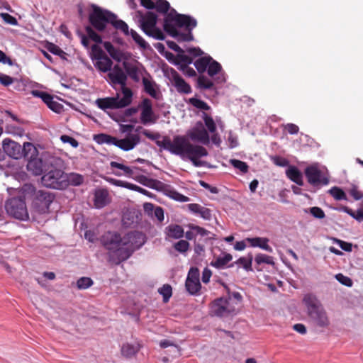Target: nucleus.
<instances>
[{
    "mask_svg": "<svg viewBox=\"0 0 363 363\" xmlns=\"http://www.w3.org/2000/svg\"><path fill=\"white\" fill-rule=\"evenodd\" d=\"M142 133L147 138L155 140L157 146L179 155L183 160L189 159L195 167H211L207 162L199 160L208 155L207 150L203 146L191 143L185 136L176 135L171 140L169 136L162 137L158 133H152L147 130H143Z\"/></svg>",
    "mask_w": 363,
    "mask_h": 363,
    "instance_id": "obj_1",
    "label": "nucleus"
},
{
    "mask_svg": "<svg viewBox=\"0 0 363 363\" xmlns=\"http://www.w3.org/2000/svg\"><path fill=\"white\" fill-rule=\"evenodd\" d=\"M91 11L89 13V21L91 26L99 33L113 35L116 30H121L124 35H128V24L118 19V16L111 11L104 9L96 4L91 5Z\"/></svg>",
    "mask_w": 363,
    "mask_h": 363,
    "instance_id": "obj_2",
    "label": "nucleus"
},
{
    "mask_svg": "<svg viewBox=\"0 0 363 363\" xmlns=\"http://www.w3.org/2000/svg\"><path fill=\"white\" fill-rule=\"evenodd\" d=\"M196 26L197 21L194 18L178 13L174 9L164 18V30L179 43L192 41V30Z\"/></svg>",
    "mask_w": 363,
    "mask_h": 363,
    "instance_id": "obj_3",
    "label": "nucleus"
},
{
    "mask_svg": "<svg viewBox=\"0 0 363 363\" xmlns=\"http://www.w3.org/2000/svg\"><path fill=\"white\" fill-rule=\"evenodd\" d=\"M103 247L108 250V262L118 265L131 256V250L123 248V238L116 232L108 231L100 238Z\"/></svg>",
    "mask_w": 363,
    "mask_h": 363,
    "instance_id": "obj_4",
    "label": "nucleus"
},
{
    "mask_svg": "<svg viewBox=\"0 0 363 363\" xmlns=\"http://www.w3.org/2000/svg\"><path fill=\"white\" fill-rule=\"evenodd\" d=\"M2 147L8 156L15 160L22 157L31 158L38 152L37 149L31 143L26 142L21 146L18 143L9 138L3 140Z\"/></svg>",
    "mask_w": 363,
    "mask_h": 363,
    "instance_id": "obj_5",
    "label": "nucleus"
},
{
    "mask_svg": "<svg viewBox=\"0 0 363 363\" xmlns=\"http://www.w3.org/2000/svg\"><path fill=\"white\" fill-rule=\"evenodd\" d=\"M62 165L55 164L46 168L41 178L43 186L54 189H65L67 187V174L60 167Z\"/></svg>",
    "mask_w": 363,
    "mask_h": 363,
    "instance_id": "obj_6",
    "label": "nucleus"
},
{
    "mask_svg": "<svg viewBox=\"0 0 363 363\" xmlns=\"http://www.w3.org/2000/svg\"><path fill=\"white\" fill-rule=\"evenodd\" d=\"M177 52L175 63L180 65L183 71L186 72V74L189 77H194L196 75L195 70L189 67L188 65L193 62V58L201 56L203 52L200 49L199 47H189L187 52L189 55L184 53V50L182 47H169Z\"/></svg>",
    "mask_w": 363,
    "mask_h": 363,
    "instance_id": "obj_7",
    "label": "nucleus"
},
{
    "mask_svg": "<svg viewBox=\"0 0 363 363\" xmlns=\"http://www.w3.org/2000/svg\"><path fill=\"white\" fill-rule=\"evenodd\" d=\"M136 13L137 17L139 18L141 29L147 35L158 40L164 39L163 32L156 27L157 14L152 11H147L144 13L140 11H138Z\"/></svg>",
    "mask_w": 363,
    "mask_h": 363,
    "instance_id": "obj_8",
    "label": "nucleus"
},
{
    "mask_svg": "<svg viewBox=\"0 0 363 363\" xmlns=\"http://www.w3.org/2000/svg\"><path fill=\"white\" fill-rule=\"evenodd\" d=\"M124 95L121 97V94L117 93L116 96L101 98L96 100L97 106L106 111V109H118L128 106L133 101L130 98V94L125 90Z\"/></svg>",
    "mask_w": 363,
    "mask_h": 363,
    "instance_id": "obj_9",
    "label": "nucleus"
},
{
    "mask_svg": "<svg viewBox=\"0 0 363 363\" xmlns=\"http://www.w3.org/2000/svg\"><path fill=\"white\" fill-rule=\"evenodd\" d=\"M35 155L31 158H26L28 162L27 164V169L31 172L34 175H40L46 171V168L55 164H60L62 163V160L59 157H49L45 159L37 158Z\"/></svg>",
    "mask_w": 363,
    "mask_h": 363,
    "instance_id": "obj_10",
    "label": "nucleus"
},
{
    "mask_svg": "<svg viewBox=\"0 0 363 363\" xmlns=\"http://www.w3.org/2000/svg\"><path fill=\"white\" fill-rule=\"evenodd\" d=\"M5 208L9 215L17 219L28 218L26 201L21 197H13L9 199L6 203Z\"/></svg>",
    "mask_w": 363,
    "mask_h": 363,
    "instance_id": "obj_11",
    "label": "nucleus"
},
{
    "mask_svg": "<svg viewBox=\"0 0 363 363\" xmlns=\"http://www.w3.org/2000/svg\"><path fill=\"white\" fill-rule=\"evenodd\" d=\"M53 199L54 196L51 193L39 190L32 199L31 207L38 213H45L48 212Z\"/></svg>",
    "mask_w": 363,
    "mask_h": 363,
    "instance_id": "obj_12",
    "label": "nucleus"
},
{
    "mask_svg": "<svg viewBox=\"0 0 363 363\" xmlns=\"http://www.w3.org/2000/svg\"><path fill=\"white\" fill-rule=\"evenodd\" d=\"M90 57L94 61V66L103 72L111 71L113 62L101 47H90Z\"/></svg>",
    "mask_w": 363,
    "mask_h": 363,
    "instance_id": "obj_13",
    "label": "nucleus"
},
{
    "mask_svg": "<svg viewBox=\"0 0 363 363\" xmlns=\"http://www.w3.org/2000/svg\"><path fill=\"white\" fill-rule=\"evenodd\" d=\"M108 76L113 85L118 84L121 86V91L123 95L127 90L130 94V98L133 99V91L127 87V75L121 67L115 65L113 69L108 74Z\"/></svg>",
    "mask_w": 363,
    "mask_h": 363,
    "instance_id": "obj_14",
    "label": "nucleus"
},
{
    "mask_svg": "<svg viewBox=\"0 0 363 363\" xmlns=\"http://www.w3.org/2000/svg\"><path fill=\"white\" fill-rule=\"evenodd\" d=\"M144 235L138 231L128 233L123 237V248L131 250V255L135 250L139 249L145 242Z\"/></svg>",
    "mask_w": 363,
    "mask_h": 363,
    "instance_id": "obj_15",
    "label": "nucleus"
},
{
    "mask_svg": "<svg viewBox=\"0 0 363 363\" xmlns=\"http://www.w3.org/2000/svg\"><path fill=\"white\" fill-rule=\"evenodd\" d=\"M139 107L141 108L140 122L143 125L155 123L156 118L152 108V101L148 98H145L141 101Z\"/></svg>",
    "mask_w": 363,
    "mask_h": 363,
    "instance_id": "obj_16",
    "label": "nucleus"
},
{
    "mask_svg": "<svg viewBox=\"0 0 363 363\" xmlns=\"http://www.w3.org/2000/svg\"><path fill=\"white\" fill-rule=\"evenodd\" d=\"M188 135L193 141H199L203 145L209 143V135L201 121L196 123L195 126L189 131Z\"/></svg>",
    "mask_w": 363,
    "mask_h": 363,
    "instance_id": "obj_17",
    "label": "nucleus"
},
{
    "mask_svg": "<svg viewBox=\"0 0 363 363\" xmlns=\"http://www.w3.org/2000/svg\"><path fill=\"white\" fill-rule=\"evenodd\" d=\"M140 4L147 9H155L165 16L172 9L167 0H140Z\"/></svg>",
    "mask_w": 363,
    "mask_h": 363,
    "instance_id": "obj_18",
    "label": "nucleus"
},
{
    "mask_svg": "<svg viewBox=\"0 0 363 363\" xmlns=\"http://www.w3.org/2000/svg\"><path fill=\"white\" fill-rule=\"evenodd\" d=\"M140 141V138L138 134L129 133L123 139L115 138L113 145L124 151L133 150Z\"/></svg>",
    "mask_w": 363,
    "mask_h": 363,
    "instance_id": "obj_19",
    "label": "nucleus"
},
{
    "mask_svg": "<svg viewBox=\"0 0 363 363\" xmlns=\"http://www.w3.org/2000/svg\"><path fill=\"white\" fill-rule=\"evenodd\" d=\"M228 301L224 298L216 299L211 305V313L218 317L228 315L231 313L228 308Z\"/></svg>",
    "mask_w": 363,
    "mask_h": 363,
    "instance_id": "obj_20",
    "label": "nucleus"
},
{
    "mask_svg": "<svg viewBox=\"0 0 363 363\" xmlns=\"http://www.w3.org/2000/svg\"><path fill=\"white\" fill-rule=\"evenodd\" d=\"M303 302L307 309L308 314L313 318H318V298L315 294H306Z\"/></svg>",
    "mask_w": 363,
    "mask_h": 363,
    "instance_id": "obj_21",
    "label": "nucleus"
},
{
    "mask_svg": "<svg viewBox=\"0 0 363 363\" xmlns=\"http://www.w3.org/2000/svg\"><path fill=\"white\" fill-rule=\"evenodd\" d=\"M86 35H82V45H89V40L93 41L96 44L102 43V38H110L111 35H107L106 33H97L91 27L87 26L86 28Z\"/></svg>",
    "mask_w": 363,
    "mask_h": 363,
    "instance_id": "obj_22",
    "label": "nucleus"
},
{
    "mask_svg": "<svg viewBox=\"0 0 363 363\" xmlns=\"http://www.w3.org/2000/svg\"><path fill=\"white\" fill-rule=\"evenodd\" d=\"M172 79L174 86L179 93L185 94L191 93V86L175 70H173Z\"/></svg>",
    "mask_w": 363,
    "mask_h": 363,
    "instance_id": "obj_23",
    "label": "nucleus"
},
{
    "mask_svg": "<svg viewBox=\"0 0 363 363\" xmlns=\"http://www.w3.org/2000/svg\"><path fill=\"white\" fill-rule=\"evenodd\" d=\"M246 241L250 244L251 247H259L262 250H266L268 252H272L273 249L268 245L269 240L267 238L255 237V238H247Z\"/></svg>",
    "mask_w": 363,
    "mask_h": 363,
    "instance_id": "obj_24",
    "label": "nucleus"
},
{
    "mask_svg": "<svg viewBox=\"0 0 363 363\" xmlns=\"http://www.w3.org/2000/svg\"><path fill=\"white\" fill-rule=\"evenodd\" d=\"M94 205L97 208H101L109 203L108 192L105 189H100L95 191Z\"/></svg>",
    "mask_w": 363,
    "mask_h": 363,
    "instance_id": "obj_25",
    "label": "nucleus"
},
{
    "mask_svg": "<svg viewBox=\"0 0 363 363\" xmlns=\"http://www.w3.org/2000/svg\"><path fill=\"white\" fill-rule=\"evenodd\" d=\"M143 84L144 86V91L155 99H160L162 94L160 90H157L155 86H157L155 82L150 80L147 77H143Z\"/></svg>",
    "mask_w": 363,
    "mask_h": 363,
    "instance_id": "obj_26",
    "label": "nucleus"
},
{
    "mask_svg": "<svg viewBox=\"0 0 363 363\" xmlns=\"http://www.w3.org/2000/svg\"><path fill=\"white\" fill-rule=\"evenodd\" d=\"M135 179L141 184L156 190H161L165 186V184L162 182L153 179H149L144 175H139L135 178Z\"/></svg>",
    "mask_w": 363,
    "mask_h": 363,
    "instance_id": "obj_27",
    "label": "nucleus"
},
{
    "mask_svg": "<svg viewBox=\"0 0 363 363\" xmlns=\"http://www.w3.org/2000/svg\"><path fill=\"white\" fill-rule=\"evenodd\" d=\"M38 191L34 185L30 183H26L18 189L20 196L26 201V199H31L34 197Z\"/></svg>",
    "mask_w": 363,
    "mask_h": 363,
    "instance_id": "obj_28",
    "label": "nucleus"
},
{
    "mask_svg": "<svg viewBox=\"0 0 363 363\" xmlns=\"http://www.w3.org/2000/svg\"><path fill=\"white\" fill-rule=\"evenodd\" d=\"M140 349L139 343L130 344L127 342L122 345L121 352L125 358H131L139 352Z\"/></svg>",
    "mask_w": 363,
    "mask_h": 363,
    "instance_id": "obj_29",
    "label": "nucleus"
},
{
    "mask_svg": "<svg viewBox=\"0 0 363 363\" xmlns=\"http://www.w3.org/2000/svg\"><path fill=\"white\" fill-rule=\"evenodd\" d=\"M286 174L288 178H289L298 186H302L303 184V174L296 167L289 166L286 171Z\"/></svg>",
    "mask_w": 363,
    "mask_h": 363,
    "instance_id": "obj_30",
    "label": "nucleus"
},
{
    "mask_svg": "<svg viewBox=\"0 0 363 363\" xmlns=\"http://www.w3.org/2000/svg\"><path fill=\"white\" fill-rule=\"evenodd\" d=\"M123 68L126 72V74L135 82H138L140 79V70L137 65L124 61L123 63Z\"/></svg>",
    "mask_w": 363,
    "mask_h": 363,
    "instance_id": "obj_31",
    "label": "nucleus"
},
{
    "mask_svg": "<svg viewBox=\"0 0 363 363\" xmlns=\"http://www.w3.org/2000/svg\"><path fill=\"white\" fill-rule=\"evenodd\" d=\"M253 260V256L252 253H249L247 257H241L235 262L230 264L228 267H233L234 264H241L242 267L247 272H252L253 269L252 267V263Z\"/></svg>",
    "mask_w": 363,
    "mask_h": 363,
    "instance_id": "obj_32",
    "label": "nucleus"
},
{
    "mask_svg": "<svg viewBox=\"0 0 363 363\" xmlns=\"http://www.w3.org/2000/svg\"><path fill=\"white\" fill-rule=\"evenodd\" d=\"M305 174L308 182L313 186H318V166L312 165L306 167Z\"/></svg>",
    "mask_w": 363,
    "mask_h": 363,
    "instance_id": "obj_33",
    "label": "nucleus"
},
{
    "mask_svg": "<svg viewBox=\"0 0 363 363\" xmlns=\"http://www.w3.org/2000/svg\"><path fill=\"white\" fill-rule=\"evenodd\" d=\"M166 233L169 238L179 239L184 236V230L179 225H169L166 228Z\"/></svg>",
    "mask_w": 363,
    "mask_h": 363,
    "instance_id": "obj_34",
    "label": "nucleus"
},
{
    "mask_svg": "<svg viewBox=\"0 0 363 363\" xmlns=\"http://www.w3.org/2000/svg\"><path fill=\"white\" fill-rule=\"evenodd\" d=\"M196 87L201 90L213 89L214 83L204 75H200L197 78Z\"/></svg>",
    "mask_w": 363,
    "mask_h": 363,
    "instance_id": "obj_35",
    "label": "nucleus"
},
{
    "mask_svg": "<svg viewBox=\"0 0 363 363\" xmlns=\"http://www.w3.org/2000/svg\"><path fill=\"white\" fill-rule=\"evenodd\" d=\"M211 60L212 57L210 56L201 57L194 62V65L197 71L201 74L206 71Z\"/></svg>",
    "mask_w": 363,
    "mask_h": 363,
    "instance_id": "obj_36",
    "label": "nucleus"
},
{
    "mask_svg": "<svg viewBox=\"0 0 363 363\" xmlns=\"http://www.w3.org/2000/svg\"><path fill=\"white\" fill-rule=\"evenodd\" d=\"M110 56L118 62L128 58L125 53L118 49V47H104Z\"/></svg>",
    "mask_w": 363,
    "mask_h": 363,
    "instance_id": "obj_37",
    "label": "nucleus"
},
{
    "mask_svg": "<svg viewBox=\"0 0 363 363\" xmlns=\"http://www.w3.org/2000/svg\"><path fill=\"white\" fill-rule=\"evenodd\" d=\"M185 286L187 291L190 294L194 295L200 291L201 285L200 281H194L190 280V279H186L185 282Z\"/></svg>",
    "mask_w": 363,
    "mask_h": 363,
    "instance_id": "obj_38",
    "label": "nucleus"
},
{
    "mask_svg": "<svg viewBox=\"0 0 363 363\" xmlns=\"http://www.w3.org/2000/svg\"><path fill=\"white\" fill-rule=\"evenodd\" d=\"M233 259V256L229 253H225V255L221 257H218L214 262H212L211 264L217 268L222 269L230 261Z\"/></svg>",
    "mask_w": 363,
    "mask_h": 363,
    "instance_id": "obj_39",
    "label": "nucleus"
},
{
    "mask_svg": "<svg viewBox=\"0 0 363 363\" xmlns=\"http://www.w3.org/2000/svg\"><path fill=\"white\" fill-rule=\"evenodd\" d=\"M328 193L336 200V201H342L347 200V195L345 192L337 186H333L330 189L328 190Z\"/></svg>",
    "mask_w": 363,
    "mask_h": 363,
    "instance_id": "obj_40",
    "label": "nucleus"
},
{
    "mask_svg": "<svg viewBox=\"0 0 363 363\" xmlns=\"http://www.w3.org/2000/svg\"><path fill=\"white\" fill-rule=\"evenodd\" d=\"M94 140L98 144H113L115 140V137L106 133H99L94 135Z\"/></svg>",
    "mask_w": 363,
    "mask_h": 363,
    "instance_id": "obj_41",
    "label": "nucleus"
},
{
    "mask_svg": "<svg viewBox=\"0 0 363 363\" xmlns=\"http://www.w3.org/2000/svg\"><path fill=\"white\" fill-rule=\"evenodd\" d=\"M67 186L71 184L73 186H79L84 182V177L82 175L77 173L67 174Z\"/></svg>",
    "mask_w": 363,
    "mask_h": 363,
    "instance_id": "obj_42",
    "label": "nucleus"
},
{
    "mask_svg": "<svg viewBox=\"0 0 363 363\" xmlns=\"http://www.w3.org/2000/svg\"><path fill=\"white\" fill-rule=\"evenodd\" d=\"M255 262L257 265L267 264L274 266L275 264L272 257L262 253H259L255 256Z\"/></svg>",
    "mask_w": 363,
    "mask_h": 363,
    "instance_id": "obj_43",
    "label": "nucleus"
},
{
    "mask_svg": "<svg viewBox=\"0 0 363 363\" xmlns=\"http://www.w3.org/2000/svg\"><path fill=\"white\" fill-rule=\"evenodd\" d=\"M222 69L221 65L216 61H215L213 58L209 62V65L207 67V73L208 74L213 77L215 75L219 74Z\"/></svg>",
    "mask_w": 363,
    "mask_h": 363,
    "instance_id": "obj_44",
    "label": "nucleus"
},
{
    "mask_svg": "<svg viewBox=\"0 0 363 363\" xmlns=\"http://www.w3.org/2000/svg\"><path fill=\"white\" fill-rule=\"evenodd\" d=\"M158 292L162 296L163 301L167 303L172 295V288L169 284H166L158 289Z\"/></svg>",
    "mask_w": 363,
    "mask_h": 363,
    "instance_id": "obj_45",
    "label": "nucleus"
},
{
    "mask_svg": "<svg viewBox=\"0 0 363 363\" xmlns=\"http://www.w3.org/2000/svg\"><path fill=\"white\" fill-rule=\"evenodd\" d=\"M230 163L233 167L239 169L243 174L247 173L249 170V166L246 162L243 161L236 159H231L230 160Z\"/></svg>",
    "mask_w": 363,
    "mask_h": 363,
    "instance_id": "obj_46",
    "label": "nucleus"
},
{
    "mask_svg": "<svg viewBox=\"0 0 363 363\" xmlns=\"http://www.w3.org/2000/svg\"><path fill=\"white\" fill-rule=\"evenodd\" d=\"M188 103L201 110L208 111L210 109V106L205 101L196 98H190Z\"/></svg>",
    "mask_w": 363,
    "mask_h": 363,
    "instance_id": "obj_47",
    "label": "nucleus"
},
{
    "mask_svg": "<svg viewBox=\"0 0 363 363\" xmlns=\"http://www.w3.org/2000/svg\"><path fill=\"white\" fill-rule=\"evenodd\" d=\"M94 282L89 277H81L77 281V286L79 289H86L93 285Z\"/></svg>",
    "mask_w": 363,
    "mask_h": 363,
    "instance_id": "obj_48",
    "label": "nucleus"
},
{
    "mask_svg": "<svg viewBox=\"0 0 363 363\" xmlns=\"http://www.w3.org/2000/svg\"><path fill=\"white\" fill-rule=\"evenodd\" d=\"M110 165L112 168H117V169L123 170L125 174L127 175L128 177H132L133 174V169L130 167L125 166L123 164L113 161V162H111Z\"/></svg>",
    "mask_w": 363,
    "mask_h": 363,
    "instance_id": "obj_49",
    "label": "nucleus"
},
{
    "mask_svg": "<svg viewBox=\"0 0 363 363\" xmlns=\"http://www.w3.org/2000/svg\"><path fill=\"white\" fill-rule=\"evenodd\" d=\"M329 182V174L325 166L319 165V184H327Z\"/></svg>",
    "mask_w": 363,
    "mask_h": 363,
    "instance_id": "obj_50",
    "label": "nucleus"
},
{
    "mask_svg": "<svg viewBox=\"0 0 363 363\" xmlns=\"http://www.w3.org/2000/svg\"><path fill=\"white\" fill-rule=\"evenodd\" d=\"M174 248L180 253H185L189 248V243L186 240H181L174 244Z\"/></svg>",
    "mask_w": 363,
    "mask_h": 363,
    "instance_id": "obj_51",
    "label": "nucleus"
},
{
    "mask_svg": "<svg viewBox=\"0 0 363 363\" xmlns=\"http://www.w3.org/2000/svg\"><path fill=\"white\" fill-rule=\"evenodd\" d=\"M32 94L34 96L40 98L43 100V101L46 104L49 102L50 99H52V95L43 91L33 90L32 91Z\"/></svg>",
    "mask_w": 363,
    "mask_h": 363,
    "instance_id": "obj_52",
    "label": "nucleus"
},
{
    "mask_svg": "<svg viewBox=\"0 0 363 363\" xmlns=\"http://www.w3.org/2000/svg\"><path fill=\"white\" fill-rule=\"evenodd\" d=\"M203 120L208 130L212 133H215L216 130V125L213 119L211 116L204 113Z\"/></svg>",
    "mask_w": 363,
    "mask_h": 363,
    "instance_id": "obj_53",
    "label": "nucleus"
},
{
    "mask_svg": "<svg viewBox=\"0 0 363 363\" xmlns=\"http://www.w3.org/2000/svg\"><path fill=\"white\" fill-rule=\"evenodd\" d=\"M131 35L132 38L138 44V45H147L143 38L133 29L130 30H128V35Z\"/></svg>",
    "mask_w": 363,
    "mask_h": 363,
    "instance_id": "obj_54",
    "label": "nucleus"
},
{
    "mask_svg": "<svg viewBox=\"0 0 363 363\" xmlns=\"http://www.w3.org/2000/svg\"><path fill=\"white\" fill-rule=\"evenodd\" d=\"M52 111L56 112V113H61L63 111V106L58 103L57 101H55L52 99H50L49 102L46 104Z\"/></svg>",
    "mask_w": 363,
    "mask_h": 363,
    "instance_id": "obj_55",
    "label": "nucleus"
},
{
    "mask_svg": "<svg viewBox=\"0 0 363 363\" xmlns=\"http://www.w3.org/2000/svg\"><path fill=\"white\" fill-rule=\"evenodd\" d=\"M188 227L189 228L190 230H193L194 231H195L196 235H200L201 236H206L210 233V232L206 230L205 228H201L199 225H196L194 224L190 223L188 225Z\"/></svg>",
    "mask_w": 363,
    "mask_h": 363,
    "instance_id": "obj_56",
    "label": "nucleus"
},
{
    "mask_svg": "<svg viewBox=\"0 0 363 363\" xmlns=\"http://www.w3.org/2000/svg\"><path fill=\"white\" fill-rule=\"evenodd\" d=\"M15 81H17V79L0 72V83L3 86H8L13 84Z\"/></svg>",
    "mask_w": 363,
    "mask_h": 363,
    "instance_id": "obj_57",
    "label": "nucleus"
},
{
    "mask_svg": "<svg viewBox=\"0 0 363 363\" xmlns=\"http://www.w3.org/2000/svg\"><path fill=\"white\" fill-rule=\"evenodd\" d=\"M335 278L340 283H341L342 284H343L346 286L350 287L352 286V284H353L352 280L350 277H346L341 273L337 274L335 276Z\"/></svg>",
    "mask_w": 363,
    "mask_h": 363,
    "instance_id": "obj_58",
    "label": "nucleus"
},
{
    "mask_svg": "<svg viewBox=\"0 0 363 363\" xmlns=\"http://www.w3.org/2000/svg\"><path fill=\"white\" fill-rule=\"evenodd\" d=\"M348 192L350 194V196L353 197V199L354 200L358 201L363 198V192L359 191L358 189L357 186H352V188H350L348 190Z\"/></svg>",
    "mask_w": 363,
    "mask_h": 363,
    "instance_id": "obj_59",
    "label": "nucleus"
},
{
    "mask_svg": "<svg viewBox=\"0 0 363 363\" xmlns=\"http://www.w3.org/2000/svg\"><path fill=\"white\" fill-rule=\"evenodd\" d=\"M60 140L64 143H69L73 147H77L79 146L78 141L74 138L67 135H61Z\"/></svg>",
    "mask_w": 363,
    "mask_h": 363,
    "instance_id": "obj_60",
    "label": "nucleus"
},
{
    "mask_svg": "<svg viewBox=\"0 0 363 363\" xmlns=\"http://www.w3.org/2000/svg\"><path fill=\"white\" fill-rule=\"evenodd\" d=\"M49 52L51 53L60 56L62 59L65 60L66 55H67L64 52L60 47H46Z\"/></svg>",
    "mask_w": 363,
    "mask_h": 363,
    "instance_id": "obj_61",
    "label": "nucleus"
},
{
    "mask_svg": "<svg viewBox=\"0 0 363 363\" xmlns=\"http://www.w3.org/2000/svg\"><path fill=\"white\" fill-rule=\"evenodd\" d=\"M272 160L276 165L279 167H286L289 164V161L280 156H274L272 157Z\"/></svg>",
    "mask_w": 363,
    "mask_h": 363,
    "instance_id": "obj_62",
    "label": "nucleus"
},
{
    "mask_svg": "<svg viewBox=\"0 0 363 363\" xmlns=\"http://www.w3.org/2000/svg\"><path fill=\"white\" fill-rule=\"evenodd\" d=\"M171 197L174 200L180 202H187L190 200V199L188 196H186L177 192V191H171Z\"/></svg>",
    "mask_w": 363,
    "mask_h": 363,
    "instance_id": "obj_63",
    "label": "nucleus"
},
{
    "mask_svg": "<svg viewBox=\"0 0 363 363\" xmlns=\"http://www.w3.org/2000/svg\"><path fill=\"white\" fill-rule=\"evenodd\" d=\"M156 207L153 203L146 202L143 204V209L146 214L149 216L153 217V213L156 209Z\"/></svg>",
    "mask_w": 363,
    "mask_h": 363,
    "instance_id": "obj_64",
    "label": "nucleus"
}]
</instances>
